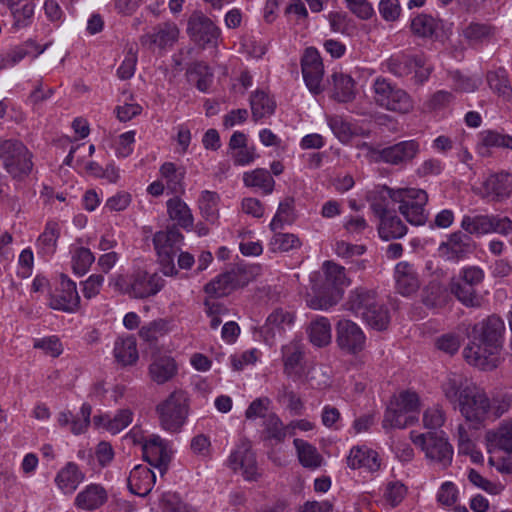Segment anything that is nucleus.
Here are the masks:
<instances>
[{
  "label": "nucleus",
  "mask_w": 512,
  "mask_h": 512,
  "mask_svg": "<svg viewBox=\"0 0 512 512\" xmlns=\"http://www.w3.org/2000/svg\"><path fill=\"white\" fill-rule=\"evenodd\" d=\"M506 327L504 321L492 314L472 327V340L464 348V359L482 370H493L499 364Z\"/></svg>",
  "instance_id": "f257e3e1"
},
{
  "label": "nucleus",
  "mask_w": 512,
  "mask_h": 512,
  "mask_svg": "<svg viewBox=\"0 0 512 512\" xmlns=\"http://www.w3.org/2000/svg\"><path fill=\"white\" fill-rule=\"evenodd\" d=\"M464 392L456 408L476 429L484 426L488 421H496L510 409L512 404L511 396L504 395L490 400L486 392L477 386Z\"/></svg>",
  "instance_id": "f03ea898"
},
{
  "label": "nucleus",
  "mask_w": 512,
  "mask_h": 512,
  "mask_svg": "<svg viewBox=\"0 0 512 512\" xmlns=\"http://www.w3.org/2000/svg\"><path fill=\"white\" fill-rule=\"evenodd\" d=\"M372 99L378 107L397 114H408L414 109V101L407 91L383 76H377L371 84Z\"/></svg>",
  "instance_id": "7ed1b4c3"
},
{
  "label": "nucleus",
  "mask_w": 512,
  "mask_h": 512,
  "mask_svg": "<svg viewBox=\"0 0 512 512\" xmlns=\"http://www.w3.org/2000/svg\"><path fill=\"white\" fill-rule=\"evenodd\" d=\"M428 202V194L418 188L397 189L394 193V203H398L399 212L405 219L415 226L424 225L428 220L425 206Z\"/></svg>",
  "instance_id": "20e7f679"
},
{
  "label": "nucleus",
  "mask_w": 512,
  "mask_h": 512,
  "mask_svg": "<svg viewBox=\"0 0 512 512\" xmlns=\"http://www.w3.org/2000/svg\"><path fill=\"white\" fill-rule=\"evenodd\" d=\"M183 235L175 227L158 231L153 236V245L158 257L161 272L165 276H174L178 273L174 258L180 250Z\"/></svg>",
  "instance_id": "39448f33"
},
{
  "label": "nucleus",
  "mask_w": 512,
  "mask_h": 512,
  "mask_svg": "<svg viewBox=\"0 0 512 512\" xmlns=\"http://www.w3.org/2000/svg\"><path fill=\"white\" fill-rule=\"evenodd\" d=\"M161 427L169 432H179L188 416V402L182 391L172 392L167 399L157 405Z\"/></svg>",
  "instance_id": "423d86ee"
},
{
  "label": "nucleus",
  "mask_w": 512,
  "mask_h": 512,
  "mask_svg": "<svg viewBox=\"0 0 512 512\" xmlns=\"http://www.w3.org/2000/svg\"><path fill=\"white\" fill-rule=\"evenodd\" d=\"M0 158L4 167L14 178L26 176L32 170L31 154L18 140H5L0 144Z\"/></svg>",
  "instance_id": "0eeeda50"
},
{
  "label": "nucleus",
  "mask_w": 512,
  "mask_h": 512,
  "mask_svg": "<svg viewBox=\"0 0 512 512\" xmlns=\"http://www.w3.org/2000/svg\"><path fill=\"white\" fill-rule=\"evenodd\" d=\"M323 269L325 273L324 285L327 288H332L333 291L329 299L314 297L308 301V305L316 310L328 309L334 305L341 298L343 288L350 284V280L346 275V269L343 266L326 261L323 264Z\"/></svg>",
  "instance_id": "6e6552de"
},
{
  "label": "nucleus",
  "mask_w": 512,
  "mask_h": 512,
  "mask_svg": "<svg viewBox=\"0 0 512 512\" xmlns=\"http://www.w3.org/2000/svg\"><path fill=\"white\" fill-rule=\"evenodd\" d=\"M411 440L415 445L421 447L428 459L439 463L443 467L451 463L453 449L443 435L436 432L416 435L411 432Z\"/></svg>",
  "instance_id": "1a4fd4ad"
},
{
  "label": "nucleus",
  "mask_w": 512,
  "mask_h": 512,
  "mask_svg": "<svg viewBox=\"0 0 512 512\" xmlns=\"http://www.w3.org/2000/svg\"><path fill=\"white\" fill-rule=\"evenodd\" d=\"M475 242L465 231H455L440 243L438 253L446 261L458 263L475 250Z\"/></svg>",
  "instance_id": "9d476101"
},
{
  "label": "nucleus",
  "mask_w": 512,
  "mask_h": 512,
  "mask_svg": "<svg viewBox=\"0 0 512 512\" xmlns=\"http://www.w3.org/2000/svg\"><path fill=\"white\" fill-rule=\"evenodd\" d=\"M301 70L309 91L315 95L320 94L324 90L322 85L324 66L315 48L309 47L305 50L301 59Z\"/></svg>",
  "instance_id": "9b49d317"
},
{
  "label": "nucleus",
  "mask_w": 512,
  "mask_h": 512,
  "mask_svg": "<svg viewBox=\"0 0 512 512\" xmlns=\"http://www.w3.org/2000/svg\"><path fill=\"white\" fill-rule=\"evenodd\" d=\"M336 343L349 354H357L366 346V336L356 323L348 319L339 320L336 325Z\"/></svg>",
  "instance_id": "f8f14e48"
},
{
  "label": "nucleus",
  "mask_w": 512,
  "mask_h": 512,
  "mask_svg": "<svg viewBox=\"0 0 512 512\" xmlns=\"http://www.w3.org/2000/svg\"><path fill=\"white\" fill-rule=\"evenodd\" d=\"M228 466L234 471L240 470L248 481L258 479L256 456L247 440H241L236 449L232 451L228 458Z\"/></svg>",
  "instance_id": "ddd939ff"
},
{
  "label": "nucleus",
  "mask_w": 512,
  "mask_h": 512,
  "mask_svg": "<svg viewBox=\"0 0 512 512\" xmlns=\"http://www.w3.org/2000/svg\"><path fill=\"white\" fill-rule=\"evenodd\" d=\"M178 36L177 25L173 22H164L155 26L152 32L143 34L139 41L148 50H154L156 47L164 50L172 47L178 40Z\"/></svg>",
  "instance_id": "4468645a"
},
{
  "label": "nucleus",
  "mask_w": 512,
  "mask_h": 512,
  "mask_svg": "<svg viewBox=\"0 0 512 512\" xmlns=\"http://www.w3.org/2000/svg\"><path fill=\"white\" fill-rule=\"evenodd\" d=\"M164 282L157 273L149 274L139 269L130 277L128 292L135 298H147L156 295L163 288Z\"/></svg>",
  "instance_id": "2eb2a0df"
},
{
  "label": "nucleus",
  "mask_w": 512,
  "mask_h": 512,
  "mask_svg": "<svg viewBox=\"0 0 512 512\" xmlns=\"http://www.w3.org/2000/svg\"><path fill=\"white\" fill-rule=\"evenodd\" d=\"M187 31L190 37L199 45H215L220 36L218 27L206 16L193 14L189 21Z\"/></svg>",
  "instance_id": "dca6fc26"
},
{
  "label": "nucleus",
  "mask_w": 512,
  "mask_h": 512,
  "mask_svg": "<svg viewBox=\"0 0 512 512\" xmlns=\"http://www.w3.org/2000/svg\"><path fill=\"white\" fill-rule=\"evenodd\" d=\"M419 152L420 145L416 140H405L383 148L378 152V156L385 163L403 165L412 161Z\"/></svg>",
  "instance_id": "f3484780"
},
{
  "label": "nucleus",
  "mask_w": 512,
  "mask_h": 512,
  "mask_svg": "<svg viewBox=\"0 0 512 512\" xmlns=\"http://www.w3.org/2000/svg\"><path fill=\"white\" fill-rule=\"evenodd\" d=\"M144 459L163 475L171 459L167 444L158 435L149 436L142 447Z\"/></svg>",
  "instance_id": "a211bd4d"
},
{
  "label": "nucleus",
  "mask_w": 512,
  "mask_h": 512,
  "mask_svg": "<svg viewBox=\"0 0 512 512\" xmlns=\"http://www.w3.org/2000/svg\"><path fill=\"white\" fill-rule=\"evenodd\" d=\"M80 297L78 295L76 284L66 275H61L60 288L52 295L50 307L64 312H75L79 306Z\"/></svg>",
  "instance_id": "6ab92c4d"
},
{
  "label": "nucleus",
  "mask_w": 512,
  "mask_h": 512,
  "mask_svg": "<svg viewBox=\"0 0 512 512\" xmlns=\"http://www.w3.org/2000/svg\"><path fill=\"white\" fill-rule=\"evenodd\" d=\"M47 46L40 47L35 41L29 39L17 46L11 47L0 53V69L12 68L29 55H33V58H36L46 50Z\"/></svg>",
  "instance_id": "aec40b11"
},
{
  "label": "nucleus",
  "mask_w": 512,
  "mask_h": 512,
  "mask_svg": "<svg viewBox=\"0 0 512 512\" xmlns=\"http://www.w3.org/2000/svg\"><path fill=\"white\" fill-rule=\"evenodd\" d=\"M294 323V315L283 308L275 309L266 319L262 327L265 341L272 344L276 335H282Z\"/></svg>",
  "instance_id": "412c9836"
},
{
  "label": "nucleus",
  "mask_w": 512,
  "mask_h": 512,
  "mask_svg": "<svg viewBox=\"0 0 512 512\" xmlns=\"http://www.w3.org/2000/svg\"><path fill=\"white\" fill-rule=\"evenodd\" d=\"M475 385L459 373L450 372L444 378L441 389L445 398L454 406L462 400L464 391L471 390Z\"/></svg>",
  "instance_id": "4be33fe9"
},
{
  "label": "nucleus",
  "mask_w": 512,
  "mask_h": 512,
  "mask_svg": "<svg viewBox=\"0 0 512 512\" xmlns=\"http://www.w3.org/2000/svg\"><path fill=\"white\" fill-rule=\"evenodd\" d=\"M488 452L502 450L512 453V421H503L496 429L488 430L485 434Z\"/></svg>",
  "instance_id": "5701e85b"
},
{
  "label": "nucleus",
  "mask_w": 512,
  "mask_h": 512,
  "mask_svg": "<svg viewBox=\"0 0 512 512\" xmlns=\"http://www.w3.org/2000/svg\"><path fill=\"white\" fill-rule=\"evenodd\" d=\"M155 479V474L147 466L137 465L128 477V488L133 494L145 497L152 490Z\"/></svg>",
  "instance_id": "b1692460"
},
{
  "label": "nucleus",
  "mask_w": 512,
  "mask_h": 512,
  "mask_svg": "<svg viewBox=\"0 0 512 512\" xmlns=\"http://www.w3.org/2000/svg\"><path fill=\"white\" fill-rule=\"evenodd\" d=\"M347 464L352 469L364 468L375 472L380 469L381 461L376 451L366 446H357L351 449Z\"/></svg>",
  "instance_id": "393cba45"
},
{
  "label": "nucleus",
  "mask_w": 512,
  "mask_h": 512,
  "mask_svg": "<svg viewBox=\"0 0 512 512\" xmlns=\"http://www.w3.org/2000/svg\"><path fill=\"white\" fill-rule=\"evenodd\" d=\"M396 289L403 296L415 293L419 286L417 273L412 265L400 262L395 267Z\"/></svg>",
  "instance_id": "a878e982"
},
{
  "label": "nucleus",
  "mask_w": 512,
  "mask_h": 512,
  "mask_svg": "<svg viewBox=\"0 0 512 512\" xmlns=\"http://www.w3.org/2000/svg\"><path fill=\"white\" fill-rule=\"evenodd\" d=\"M487 195L493 200L503 201L512 196V175L498 173L490 175L483 183Z\"/></svg>",
  "instance_id": "bb28decb"
},
{
  "label": "nucleus",
  "mask_w": 512,
  "mask_h": 512,
  "mask_svg": "<svg viewBox=\"0 0 512 512\" xmlns=\"http://www.w3.org/2000/svg\"><path fill=\"white\" fill-rule=\"evenodd\" d=\"M378 303L375 291L360 287L350 292L346 305L349 311L361 317Z\"/></svg>",
  "instance_id": "cd10ccee"
},
{
  "label": "nucleus",
  "mask_w": 512,
  "mask_h": 512,
  "mask_svg": "<svg viewBox=\"0 0 512 512\" xmlns=\"http://www.w3.org/2000/svg\"><path fill=\"white\" fill-rule=\"evenodd\" d=\"M421 300L429 309H442L449 304L451 297L444 285L432 281L422 290Z\"/></svg>",
  "instance_id": "c85d7f7f"
},
{
  "label": "nucleus",
  "mask_w": 512,
  "mask_h": 512,
  "mask_svg": "<svg viewBox=\"0 0 512 512\" xmlns=\"http://www.w3.org/2000/svg\"><path fill=\"white\" fill-rule=\"evenodd\" d=\"M332 97L341 103L351 102L356 96L354 79L345 73L334 72L331 75Z\"/></svg>",
  "instance_id": "c756f323"
},
{
  "label": "nucleus",
  "mask_w": 512,
  "mask_h": 512,
  "mask_svg": "<svg viewBox=\"0 0 512 512\" xmlns=\"http://www.w3.org/2000/svg\"><path fill=\"white\" fill-rule=\"evenodd\" d=\"M107 500L106 490L99 484H90L75 498V505L83 510H94Z\"/></svg>",
  "instance_id": "7c9ffc66"
},
{
  "label": "nucleus",
  "mask_w": 512,
  "mask_h": 512,
  "mask_svg": "<svg viewBox=\"0 0 512 512\" xmlns=\"http://www.w3.org/2000/svg\"><path fill=\"white\" fill-rule=\"evenodd\" d=\"M85 476L78 466L72 462L66 464L56 475L55 482L58 488L65 494L73 493Z\"/></svg>",
  "instance_id": "2f4dec72"
},
{
  "label": "nucleus",
  "mask_w": 512,
  "mask_h": 512,
  "mask_svg": "<svg viewBox=\"0 0 512 512\" xmlns=\"http://www.w3.org/2000/svg\"><path fill=\"white\" fill-rule=\"evenodd\" d=\"M176 371L175 361L170 356L155 357L149 365V375L158 384L169 381L176 374Z\"/></svg>",
  "instance_id": "473e14b6"
},
{
  "label": "nucleus",
  "mask_w": 512,
  "mask_h": 512,
  "mask_svg": "<svg viewBox=\"0 0 512 512\" xmlns=\"http://www.w3.org/2000/svg\"><path fill=\"white\" fill-rule=\"evenodd\" d=\"M451 294L466 307L478 308L481 306V297L478 295L476 288L468 285L461 280L452 278L449 283Z\"/></svg>",
  "instance_id": "72a5a7b5"
},
{
  "label": "nucleus",
  "mask_w": 512,
  "mask_h": 512,
  "mask_svg": "<svg viewBox=\"0 0 512 512\" xmlns=\"http://www.w3.org/2000/svg\"><path fill=\"white\" fill-rule=\"evenodd\" d=\"M496 32V28L483 22H470L462 30L465 40L471 45H478L490 41Z\"/></svg>",
  "instance_id": "f704fd0d"
},
{
  "label": "nucleus",
  "mask_w": 512,
  "mask_h": 512,
  "mask_svg": "<svg viewBox=\"0 0 512 512\" xmlns=\"http://www.w3.org/2000/svg\"><path fill=\"white\" fill-rule=\"evenodd\" d=\"M493 215L481 214L476 216L465 215L460 227L469 236L476 235L482 236L485 234L493 233Z\"/></svg>",
  "instance_id": "c9c22d12"
},
{
  "label": "nucleus",
  "mask_w": 512,
  "mask_h": 512,
  "mask_svg": "<svg viewBox=\"0 0 512 512\" xmlns=\"http://www.w3.org/2000/svg\"><path fill=\"white\" fill-rule=\"evenodd\" d=\"M379 220L378 233L383 240L399 239L406 235L407 226L397 215L391 213Z\"/></svg>",
  "instance_id": "e433bc0d"
},
{
  "label": "nucleus",
  "mask_w": 512,
  "mask_h": 512,
  "mask_svg": "<svg viewBox=\"0 0 512 512\" xmlns=\"http://www.w3.org/2000/svg\"><path fill=\"white\" fill-rule=\"evenodd\" d=\"M421 58L413 57L405 54H397L391 56L386 62L385 66L388 72L396 77H405L413 72V70L420 64Z\"/></svg>",
  "instance_id": "4c0bfd02"
},
{
  "label": "nucleus",
  "mask_w": 512,
  "mask_h": 512,
  "mask_svg": "<svg viewBox=\"0 0 512 512\" xmlns=\"http://www.w3.org/2000/svg\"><path fill=\"white\" fill-rule=\"evenodd\" d=\"M243 183L246 187H253L262 190L264 195L273 192L275 181L270 172L264 168H257L243 174Z\"/></svg>",
  "instance_id": "58836bf2"
},
{
  "label": "nucleus",
  "mask_w": 512,
  "mask_h": 512,
  "mask_svg": "<svg viewBox=\"0 0 512 512\" xmlns=\"http://www.w3.org/2000/svg\"><path fill=\"white\" fill-rule=\"evenodd\" d=\"M440 28V22L428 14L415 16L410 24L413 35L420 38H433Z\"/></svg>",
  "instance_id": "ea45409f"
},
{
  "label": "nucleus",
  "mask_w": 512,
  "mask_h": 512,
  "mask_svg": "<svg viewBox=\"0 0 512 512\" xmlns=\"http://www.w3.org/2000/svg\"><path fill=\"white\" fill-rule=\"evenodd\" d=\"M167 212L171 220L176 221L183 228L193 225V215L188 205L179 197L167 201Z\"/></svg>",
  "instance_id": "a19ab883"
},
{
  "label": "nucleus",
  "mask_w": 512,
  "mask_h": 512,
  "mask_svg": "<svg viewBox=\"0 0 512 512\" xmlns=\"http://www.w3.org/2000/svg\"><path fill=\"white\" fill-rule=\"evenodd\" d=\"M307 332L310 342L316 347H324L331 342V324L325 317L312 321Z\"/></svg>",
  "instance_id": "79ce46f5"
},
{
  "label": "nucleus",
  "mask_w": 512,
  "mask_h": 512,
  "mask_svg": "<svg viewBox=\"0 0 512 512\" xmlns=\"http://www.w3.org/2000/svg\"><path fill=\"white\" fill-rule=\"evenodd\" d=\"M250 106L254 121H258L272 115L276 103L264 91L257 90L250 97Z\"/></svg>",
  "instance_id": "37998d69"
},
{
  "label": "nucleus",
  "mask_w": 512,
  "mask_h": 512,
  "mask_svg": "<svg viewBox=\"0 0 512 512\" xmlns=\"http://www.w3.org/2000/svg\"><path fill=\"white\" fill-rule=\"evenodd\" d=\"M303 348L300 342L292 341L282 347V357L284 363V372L292 375L298 372L303 359Z\"/></svg>",
  "instance_id": "c03bdc74"
},
{
  "label": "nucleus",
  "mask_w": 512,
  "mask_h": 512,
  "mask_svg": "<svg viewBox=\"0 0 512 512\" xmlns=\"http://www.w3.org/2000/svg\"><path fill=\"white\" fill-rule=\"evenodd\" d=\"M263 433L266 440L274 441L276 444L282 443L289 434L288 425H284L279 416L275 413H269L263 421Z\"/></svg>",
  "instance_id": "a18cd8bd"
},
{
  "label": "nucleus",
  "mask_w": 512,
  "mask_h": 512,
  "mask_svg": "<svg viewBox=\"0 0 512 512\" xmlns=\"http://www.w3.org/2000/svg\"><path fill=\"white\" fill-rule=\"evenodd\" d=\"M114 356L122 365L134 364L139 358L135 338L130 336L117 340L114 345Z\"/></svg>",
  "instance_id": "49530a36"
},
{
  "label": "nucleus",
  "mask_w": 512,
  "mask_h": 512,
  "mask_svg": "<svg viewBox=\"0 0 512 512\" xmlns=\"http://www.w3.org/2000/svg\"><path fill=\"white\" fill-rule=\"evenodd\" d=\"M132 412L129 409L120 410L113 418L108 416H94L96 425H103L107 431L117 434L125 429L132 422Z\"/></svg>",
  "instance_id": "de8ad7c7"
},
{
  "label": "nucleus",
  "mask_w": 512,
  "mask_h": 512,
  "mask_svg": "<svg viewBox=\"0 0 512 512\" xmlns=\"http://www.w3.org/2000/svg\"><path fill=\"white\" fill-rule=\"evenodd\" d=\"M416 420V417L401 411L393 403H390L385 411L382 426L385 430L393 428L402 429L412 425Z\"/></svg>",
  "instance_id": "09e8293b"
},
{
  "label": "nucleus",
  "mask_w": 512,
  "mask_h": 512,
  "mask_svg": "<svg viewBox=\"0 0 512 512\" xmlns=\"http://www.w3.org/2000/svg\"><path fill=\"white\" fill-rule=\"evenodd\" d=\"M60 236V226L57 222L50 221L37 240V247L43 255H51L55 252Z\"/></svg>",
  "instance_id": "8fccbe9b"
},
{
  "label": "nucleus",
  "mask_w": 512,
  "mask_h": 512,
  "mask_svg": "<svg viewBox=\"0 0 512 512\" xmlns=\"http://www.w3.org/2000/svg\"><path fill=\"white\" fill-rule=\"evenodd\" d=\"M294 446L298 453L300 463L307 468H318L322 463V457L317 449L302 439H294Z\"/></svg>",
  "instance_id": "3c124183"
},
{
  "label": "nucleus",
  "mask_w": 512,
  "mask_h": 512,
  "mask_svg": "<svg viewBox=\"0 0 512 512\" xmlns=\"http://www.w3.org/2000/svg\"><path fill=\"white\" fill-rule=\"evenodd\" d=\"M395 191L389 187H382L371 197L370 207L379 219L392 213L389 206L391 202L394 203Z\"/></svg>",
  "instance_id": "603ef678"
},
{
  "label": "nucleus",
  "mask_w": 512,
  "mask_h": 512,
  "mask_svg": "<svg viewBox=\"0 0 512 512\" xmlns=\"http://www.w3.org/2000/svg\"><path fill=\"white\" fill-rule=\"evenodd\" d=\"M489 87L502 97L504 100L509 101L512 98V86L510 85L508 76L503 69L495 72H489L487 75Z\"/></svg>",
  "instance_id": "864d4df0"
},
{
  "label": "nucleus",
  "mask_w": 512,
  "mask_h": 512,
  "mask_svg": "<svg viewBox=\"0 0 512 512\" xmlns=\"http://www.w3.org/2000/svg\"><path fill=\"white\" fill-rule=\"evenodd\" d=\"M232 279L229 271L222 273L205 285V292L212 298L227 296L235 290Z\"/></svg>",
  "instance_id": "5fc2aeb1"
},
{
  "label": "nucleus",
  "mask_w": 512,
  "mask_h": 512,
  "mask_svg": "<svg viewBox=\"0 0 512 512\" xmlns=\"http://www.w3.org/2000/svg\"><path fill=\"white\" fill-rule=\"evenodd\" d=\"M327 123L333 134L342 143H348L357 135L356 128L346 121L342 116L334 115L327 117Z\"/></svg>",
  "instance_id": "6e6d98bb"
},
{
  "label": "nucleus",
  "mask_w": 512,
  "mask_h": 512,
  "mask_svg": "<svg viewBox=\"0 0 512 512\" xmlns=\"http://www.w3.org/2000/svg\"><path fill=\"white\" fill-rule=\"evenodd\" d=\"M170 330V321L166 319H156L142 326L139 330V336L146 342H154L159 337L167 334Z\"/></svg>",
  "instance_id": "4d7b16f0"
},
{
  "label": "nucleus",
  "mask_w": 512,
  "mask_h": 512,
  "mask_svg": "<svg viewBox=\"0 0 512 512\" xmlns=\"http://www.w3.org/2000/svg\"><path fill=\"white\" fill-rule=\"evenodd\" d=\"M301 246L299 238L292 233H275L269 242V250L284 253Z\"/></svg>",
  "instance_id": "13d9d810"
},
{
  "label": "nucleus",
  "mask_w": 512,
  "mask_h": 512,
  "mask_svg": "<svg viewBox=\"0 0 512 512\" xmlns=\"http://www.w3.org/2000/svg\"><path fill=\"white\" fill-rule=\"evenodd\" d=\"M9 9L14 18L13 27L16 29L26 28L32 23L35 12V4L32 1L25 2L21 6L15 3Z\"/></svg>",
  "instance_id": "bf43d9fd"
},
{
  "label": "nucleus",
  "mask_w": 512,
  "mask_h": 512,
  "mask_svg": "<svg viewBox=\"0 0 512 512\" xmlns=\"http://www.w3.org/2000/svg\"><path fill=\"white\" fill-rule=\"evenodd\" d=\"M366 323L376 330H384L390 322V316L387 308L383 304L378 303L373 309L368 310L361 316Z\"/></svg>",
  "instance_id": "052dcab7"
},
{
  "label": "nucleus",
  "mask_w": 512,
  "mask_h": 512,
  "mask_svg": "<svg viewBox=\"0 0 512 512\" xmlns=\"http://www.w3.org/2000/svg\"><path fill=\"white\" fill-rule=\"evenodd\" d=\"M160 174L166 180L167 186L173 192H178L182 189V181L184 179V170L179 169L172 162H165L160 167Z\"/></svg>",
  "instance_id": "680f3d73"
},
{
  "label": "nucleus",
  "mask_w": 512,
  "mask_h": 512,
  "mask_svg": "<svg viewBox=\"0 0 512 512\" xmlns=\"http://www.w3.org/2000/svg\"><path fill=\"white\" fill-rule=\"evenodd\" d=\"M94 261L95 257L90 249L79 247L75 249L72 255V269L75 274L82 276L88 271Z\"/></svg>",
  "instance_id": "e2e57ef3"
},
{
  "label": "nucleus",
  "mask_w": 512,
  "mask_h": 512,
  "mask_svg": "<svg viewBox=\"0 0 512 512\" xmlns=\"http://www.w3.org/2000/svg\"><path fill=\"white\" fill-rule=\"evenodd\" d=\"M278 402L286 405L292 415L299 416L302 414L304 405L300 397L287 387H283L277 396Z\"/></svg>",
  "instance_id": "0e129e2a"
},
{
  "label": "nucleus",
  "mask_w": 512,
  "mask_h": 512,
  "mask_svg": "<svg viewBox=\"0 0 512 512\" xmlns=\"http://www.w3.org/2000/svg\"><path fill=\"white\" fill-rule=\"evenodd\" d=\"M407 494L406 486L400 481L388 482L383 494L384 500L391 507L398 506Z\"/></svg>",
  "instance_id": "69168bd1"
},
{
  "label": "nucleus",
  "mask_w": 512,
  "mask_h": 512,
  "mask_svg": "<svg viewBox=\"0 0 512 512\" xmlns=\"http://www.w3.org/2000/svg\"><path fill=\"white\" fill-rule=\"evenodd\" d=\"M271 400L268 397H259L253 400L245 411V417L248 420H255L257 418H265L268 416V411L271 406Z\"/></svg>",
  "instance_id": "338daca9"
},
{
  "label": "nucleus",
  "mask_w": 512,
  "mask_h": 512,
  "mask_svg": "<svg viewBox=\"0 0 512 512\" xmlns=\"http://www.w3.org/2000/svg\"><path fill=\"white\" fill-rule=\"evenodd\" d=\"M484 278L485 273L481 267L476 265H469L461 268L456 280H461L468 285L476 287L483 282Z\"/></svg>",
  "instance_id": "774afa93"
}]
</instances>
